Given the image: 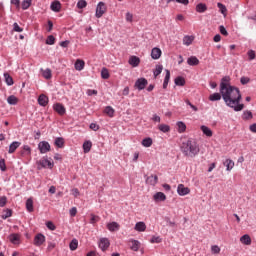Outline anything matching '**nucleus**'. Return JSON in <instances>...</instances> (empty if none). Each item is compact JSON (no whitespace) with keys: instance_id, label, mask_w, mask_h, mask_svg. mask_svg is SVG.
<instances>
[{"instance_id":"nucleus-1","label":"nucleus","mask_w":256,"mask_h":256,"mask_svg":"<svg viewBox=\"0 0 256 256\" xmlns=\"http://www.w3.org/2000/svg\"><path fill=\"white\" fill-rule=\"evenodd\" d=\"M220 93L227 107L234 109L236 112L245 109V105L241 104V91L239 88L231 85V77L225 76L222 78L220 83Z\"/></svg>"},{"instance_id":"nucleus-2","label":"nucleus","mask_w":256,"mask_h":256,"mask_svg":"<svg viewBox=\"0 0 256 256\" xmlns=\"http://www.w3.org/2000/svg\"><path fill=\"white\" fill-rule=\"evenodd\" d=\"M181 151L187 157H195L199 153V144L195 139H186L182 142Z\"/></svg>"},{"instance_id":"nucleus-3","label":"nucleus","mask_w":256,"mask_h":256,"mask_svg":"<svg viewBox=\"0 0 256 256\" xmlns=\"http://www.w3.org/2000/svg\"><path fill=\"white\" fill-rule=\"evenodd\" d=\"M107 13V6L103 2H99L97 7H96V17L97 19H101L103 15Z\"/></svg>"},{"instance_id":"nucleus-4","label":"nucleus","mask_w":256,"mask_h":256,"mask_svg":"<svg viewBox=\"0 0 256 256\" xmlns=\"http://www.w3.org/2000/svg\"><path fill=\"white\" fill-rule=\"evenodd\" d=\"M8 241L12 243V245H21V234L12 233L8 236Z\"/></svg>"},{"instance_id":"nucleus-5","label":"nucleus","mask_w":256,"mask_h":256,"mask_svg":"<svg viewBox=\"0 0 256 256\" xmlns=\"http://www.w3.org/2000/svg\"><path fill=\"white\" fill-rule=\"evenodd\" d=\"M147 85H148L147 79L139 78L138 80H136L134 87L135 89H138V91H143V89H145Z\"/></svg>"},{"instance_id":"nucleus-6","label":"nucleus","mask_w":256,"mask_h":256,"mask_svg":"<svg viewBox=\"0 0 256 256\" xmlns=\"http://www.w3.org/2000/svg\"><path fill=\"white\" fill-rule=\"evenodd\" d=\"M38 149L40 153H49V151H51V144H49L47 141H41L38 144Z\"/></svg>"},{"instance_id":"nucleus-7","label":"nucleus","mask_w":256,"mask_h":256,"mask_svg":"<svg viewBox=\"0 0 256 256\" xmlns=\"http://www.w3.org/2000/svg\"><path fill=\"white\" fill-rule=\"evenodd\" d=\"M177 193L181 197H184V195H189L191 193V190L188 187H185V185L179 184L177 187Z\"/></svg>"},{"instance_id":"nucleus-8","label":"nucleus","mask_w":256,"mask_h":256,"mask_svg":"<svg viewBox=\"0 0 256 256\" xmlns=\"http://www.w3.org/2000/svg\"><path fill=\"white\" fill-rule=\"evenodd\" d=\"M99 249H101V251H107V249H109V245H111V242H109V239L107 238H101L99 240Z\"/></svg>"},{"instance_id":"nucleus-9","label":"nucleus","mask_w":256,"mask_h":256,"mask_svg":"<svg viewBox=\"0 0 256 256\" xmlns=\"http://www.w3.org/2000/svg\"><path fill=\"white\" fill-rule=\"evenodd\" d=\"M53 162L51 161H40L37 162L38 169H53Z\"/></svg>"},{"instance_id":"nucleus-10","label":"nucleus","mask_w":256,"mask_h":256,"mask_svg":"<svg viewBox=\"0 0 256 256\" xmlns=\"http://www.w3.org/2000/svg\"><path fill=\"white\" fill-rule=\"evenodd\" d=\"M43 243H45V235L43 234H37L34 237V245L36 247H41V245H43Z\"/></svg>"},{"instance_id":"nucleus-11","label":"nucleus","mask_w":256,"mask_h":256,"mask_svg":"<svg viewBox=\"0 0 256 256\" xmlns=\"http://www.w3.org/2000/svg\"><path fill=\"white\" fill-rule=\"evenodd\" d=\"M53 109H54V111H56V113H58V115H65V113L67 111L65 109V106H63V104H61V103L54 104Z\"/></svg>"},{"instance_id":"nucleus-12","label":"nucleus","mask_w":256,"mask_h":256,"mask_svg":"<svg viewBox=\"0 0 256 256\" xmlns=\"http://www.w3.org/2000/svg\"><path fill=\"white\" fill-rule=\"evenodd\" d=\"M38 104L41 105V107H47V105H49V97L45 94H41L38 97Z\"/></svg>"},{"instance_id":"nucleus-13","label":"nucleus","mask_w":256,"mask_h":256,"mask_svg":"<svg viewBox=\"0 0 256 256\" xmlns=\"http://www.w3.org/2000/svg\"><path fill=\"white\" fill-rule=\"evenodd\" d=\"M129 247H130L131 251H139V249L141 247V242H139V240H130Z\"/></svg>"},{"instance_id":"nucleus-14","label":"nucleus","mask_w":256,"mask_h":256,"mask_svg":"<svg viewBox=\"0 0 256 256\" xmlns=\"http://www.w3.org/2000/svg\"><path fill=\"white\" fill-rule=\"evenodd\" d=\"M19 147H21V142H19V141L12 142L9 146L8 153H15V151H17V149H19Z\"/></svg>"},{"instance_id":"nucleus-15","label":"nucleus","mask_w":256,"mask_h":256,"mask_svg":"<svg viewBox=\"0 0 256 256\" xmlns=\"http://www.w3.org/2000/svg\"><path fill=\"white\" fill-rule=\"evenodd\" d=\"M159 181L157 175H151L146 178L147 185L155 186V184Z\"/></svg>"},{"instance_id":"nucleus-16","label":"nucleus","mask_w":256,"mask_h":256,"mask_svg":"<svg viewBox=\"0 0 256 256\" xmlns=\"http://www.w3.org/2000/svg\"><path fill=\"white\" fill-rule=\"evenodd\" d=\"M140 63H141V60L137 56H132L129 59V64L132 65V67H139Z\"/></svg>"},{"instance_id":"nucleus-17","label":"nucleus","mask_w":256,"mask_h":256,"mask_svg":"<svg viewBox=\"0 0 256 256\" xmlns=\"http://www.w3.org/2000/svg\"><path fill=\"white\" fill-rule=\"evenodd\" d=\"M50 9H52L55 13H59V11H61V2L57 0L52 2Z\"/></svg>"},{"instance_id":"nucleus-18","label":"nucleus","mask_w":256,"mask_h":256,"mask_svg":"<svg viewBox=\"0 0 256 256\" xmlns=\"http://www.w3.org/2000/svg\"><path fill=\"white\" fill-rule=\"evenodd\" d=\"M161 50L159 48H153L151 51V57L152 59H160L161 58Z\"/></svg>"},{"instance_id":"nucleus-19","label":"nucleus","mask_w":256,"mask_h":256,"mask_svg":"<svg viewBox=\"0 0 256 256\" xmlns=\"http://www.w3.org/2000/svg\"><path fill=\"white\" fill-rule=\"evenodd\" d=\"M107 229H108V231H112V232L119 231V229H120L119 223H117V222L108 223Z\"/></svg>"},{"instance_id":"nucleus-20","label":"nucleus","mask_w":256,"mask_h":256,"mask_svg":"<svg viewBox=\"0 0 256 256\" xmlns=\"http://www.w3.org/2000/svg\"><path fill=\"white\" fill-rule=\"evenodd\" d=\"M21 157H29L31 155V147L25 145L20 151Z\"/></svg>"},{"instance_id":"nucleus-21","label":"nucleus","mask_w":256,"mask_h":256,"mask_svg":"<svg viewBox=\"0 0 256 256\" xmlns=\"http://www.w3.org/2000/svg\"><path fill=\"white\" fill-rule=\"evenodd\" d=\"M187 63L188 65H190L191 67H195L197 65H199V60L197 59L196 56H191L187 59Z\"/></svg>"},{"instance_id":"nucleus-22","label":"nucleus","mask_w":256,"mask_h":256,"mask_svg":"<svg viewBox=\"0 0 256 256\" xmlns=\"http://www.w3.org/2000/svg\"><path fill=\"white\" fill-rule=\"evenodd\" d=\"M54 145L59 149H63V147H65V139L61 137L56 138L54 141Z\"/></svg>"},{"instance_id":"nucleus-23","label":"nucleus","mask_w":256,"mask_h":256,"mask_svg":"<svg viewBox=\"0 0 256 256\" xmlns=\"http://www.w3.org/2000/svg\"><path fill=\"white\" fill-rule=\"evenodd\" d=\"M75 69L76 71H83V69H85V61L79 59L76 60Z\"/></svg>"},{"instance_id":"nucleus-24","label":"nucleus","mask_w":256,"mask_h":256,"mask_svg":"<svg viewBox=\"0 0 256 256\" xmlns=\"http://www.w3.org/2000/svg\"><path fill=\"white\" fill-rule=\"evenodd\" d=\"M240 242L243 245H251V236L249 234H245L240 238Z\"/></svg>"},{"instance_id":"nucleus-25","label":"nucleus","mask_w":256,"mask_h":256,"mask_svg":"<svg viewBox=\"0 0 256 256\" xmlns=\"http://www.w3.org/2000/svg\"><path fill=\"white\" fill-rule=\"evenodd\" d=\"M134 229L135 231L143 232L147 229V225H145V222H138L136 223Z\"/></svg>"},{"instance_id":"nucleus-26","label":"nucleus","mask_w":256,"mask_h":256,"mask_svg":"<svg viewBox=\"0 0 256 256\" xmlns=\"http://www.w3.org/2000/svg\"><path fill=\"white\" fill-rule=\"evenodd\" d=\"M7 103L9 105H17L19 103V98H17L15 95H11L7 98Z\"/></svg>"},{"instance_id":"nucleus-27","label":"nucleus","mask_w":256,"mask_h":256,"mask_svg":"<svg viewBox=\"0 0 256 256\" xmlns=\"http://www.w3.org/2000/svg\"><path fill=\"white\" fill-rule=\"evenodd\" d=\"M201 131L206 137H213V131L207 126H201Z\"/></svg>"},{"instance_id":"nucleus-28","label":"nucleus","mask_w":256,"mask_h":256,"mask_svg":"<svg viewBox=\"0 0 256 256\" xmlns=\"http://www.w3.org/2000/svg\"><path fill=\"white\" fill-rule=\"evenodd\" d=\"M167 199V196L163 192H158L154 195L155 201H165Z\"/></svg>"},{"instance_id":"nucleus-29","label":"nucleus","mask_w":256,"mask_h":256,"mask_svg":"<svg viewBox=\"0 0 256 256\" xmlns=\"http://www.w3.org/2000/svg\"><path fill=\"white\" fill-rule=\"evenodd\" d=\"M26 209L29 213H33L34 208H33V198H28L26 201Z\"/></svg>"},{"instance_id":"nucleus-30","label":"nucleus","mask_w":256,"mask_h":256,"mask_svg":"<svg viewBox=\"0 0 256 256\" xmlns=\"http://www.w3.org/2000/svg\"><path fill=\"white\" fill-rule=\"evenodd\" d=\"M221 97H223V95L221 93H213L210 94L209 96V101H221Z\"/></svg>"},{"instance_id":"nucleus-31","label":"nucleus","mask_w":256,"mask_h":256,"mask_svg":"<svg viewBox=\"0 0 256 256\" xmlns=\"http://www.w3.org/2000/svg\"><path fill=\"white\" fill-rule=\"evenodd\" d=\"M177 131L178 133H185V130L187 129V125H185L183 122L179 121L177 122Z\"/></svg>"},{"instance_id":"nucleus-32","label":"nucleus","mask_w":256,"mask_h":256,"mask_svg":"<svg viewBox=\"0 0 256 256\" xmlns=\"http://www.w3.org/2000/svg\"><path fill=\"white\" fill-rule=\"evenodd\" d=\"M104 113L106 115H108V117H114L115 116V109H113V107H111V106H107L104 109Z\"/></svg>"},{"instance_id":"nucleus-33","label":"nucleus","mask_w":256,"mask_h":256,"mask_svg":"<svg viewBox=\"0 0 256 256\" xmlns=\"http://www.w3.org/2000/svg\"><path fill=\"white\" fill-rule=\"evenodd\" d=\"M194 40H195V37L193 36H184L183 44L189 47V45H191V43H193Z\"/></svg>"},{"instance_id":"nucleus-34","label":"nucleus","mask_w":256,"mask_h":256,"mask_svg":"<svg viewBox=\"0 0 256 256\" xmlns=\"http://www.w3.org/2000/svg\"><path fill=\"white\" fill-rule=\"evenodd\" d=\"M158 129L162 133H169V131H171V127L169 125H167V124H160V125H158Z\"/></svg>"},{"instance_id":"nucleus-35","label":"nucleus","mask_w":256,"mask_h":256,"mask_svg":"<svg viewBox=\"0 0 256 256\" xmlns=\"http://www.w3.org/2000/svg\"><path fill=\"white\" fill-rule=\"evenodd\" d=\"M41 71H42V76L44 77V79H51L53 77L51 69L47 68V69L41 70Z\"/></svg>"},{"instance_id":"nucleus-36","label":"nucleus","mask_w":256,"mask_h":256,"mask_svg":"<svg viewBox=\"0 0 256 256\" xmlns=\"http://www.w3.org/2000/svg\"><path fill=\"white\" fill-rule=\"evenodd\" d=\"M91 147H93V143L91 141H85L83 143L84 153H89V151H91Z\"/></svg>"},{"instance_id":"nucleus-37","label":"nucleus","mask_w":256,"mask_h":256,"mask_svg":"<svg viewBox=\"0 0 256 256\" xmlns=\"http://www.w3.org/2000/svg\"><path fill=\"white\" fill-rule=\"evenodd\" d=\"M196 11H197V13H205V11H207V5L203 4V3H199L196 6Z\"/></svg>"},{"instance_id":"nucleus-38","label":"nucleus","mask_w":256,"mask_h":256,"mask_svg":"<svg viewBox=\"0 0 256 256\" xmlns=\"http://www.w3.org/2000/svg\"><path fill=\"white\" fill-rule=\"evenodd\" d=\"M154 77L157 78L161 73H163V65H156L155 70L153 71Z\"/></svg>"},{"instance_id":"nucleus-39","label":"nucleus","mask_w":256,"mask_h":256,"mask_svg":"<svg viewBox=\"0 0 256 256\" xmlns=\"http://www.w3.org/2000/svg\"><path fill=\"white\" fill-rule=\"evenodd\" d=\"M223 166L226 167L227 171H231L235 167V162L233 161H224Z\"/></svg>"},{"instance_id":"nucleus-40","label":"nucleus","mask_w":256,"mask_h":256,"mask_svg":"<svg viewBox=\"0 0 256 256\" xmlns=\"http://www.w3.org/2000/svg\"><path fill=\"white\" fill-rule=\"evenodd\" d=\"M242 119H244V121H249V119H253V113L249 110L244 111Z\"/></svg>"},{"instance_id":"nucleus-41","label":"nucleus","mask_w":256,"mask_h":256,"mask_svg":"<svg viewBox=\"0 0 256 256\" xmlns=\"http://www.w3.org/2000/svg\"><path fill=\"white\" fill-rule=\"evenodd\" d=\"M4 78H5V83L6 85H13V77H11V75H9V73H4Z\"/></svg>"},{"instance_id":"nucleus-42","label":"nucleus","mask_w":256,"mask_h":256,"mask_svg":"<svg viewBox=\"0 0 256 256\" xmlns=\"http://www.w3.org/2000/svg\"><path fill=\"white\" fill-rule=\"evenodd\" d=\"M175 85H178L179 87H183L185 85V78L178 76L175 78Z\"/></svg>"},{"instance_id":"nucleus-43","label":"nucleus","mask_w":256,"mask_h":256,"mask_svg":"<svg viewBox=\"0 0 256 256\" xmlns=\"http://www.w3.org/2000/svg\"><path fill=\"white\" fill-rule=\"evenodd\" d=\"M70 250L71 251H75L77 250V247H79V241H77V239H73L71 242H70Z\"/></svg>"},{"instance_id":"nucleus-44","label":"nucleus","mask_w":256,"mask_h":256,"mask_svg":"<svg viewBox=\"0 0 256 256\" xmlns=\"http://www.w3.org/2000/svg\"><path fill=\"white\" fill-rule=\"evenodd\" d=\"M143 147H151L153 145V139L151 138H145L142 140Z\"/></svg>"},{"instance_id":"nucleus-45","label":"nucleus","mask_w":256,"mask_h":256,"mask_svg":"<svg viewBox=\"0 0 256 256\" xmlns=\"http://www.w3.org/2000/svg\"><path fill=\"white\" fill-rule=\"evenodd\" d=\"M11 215H13V210L6 209V210L3 211L2 218L3 219H9V217H11Z\"/></svg>"},{"instance_id":"nucleus-46","label":"nucleus","mask_w":256,"mask_h":256,"mask_svg":"<svg viewBox=\"0 0 256 256\" xmlns=\"http://www.w3.org/2000/svg\"><path fill=\"white\" fill-rule=\"evenodd\" d=\"M211 252L213 255H219L221 253V248L218 245L211 246Z\"/></svg>"},{"instance_id":"nucleus-47","label":"nucleus","mask_w":256,"mask_h":256,"mask_svg":"<svg viewBox=\"0 0 256 256\" xmlns=\"http://www.w3.org/2000/svg\"><path fill=\"white\" fill-rule=\"evenodd\" d=\"M31 1L32 0H23V2H22V9L24 11L27 10L29 7H31Z\"/></svg>"},{"instance_id":"nucleus-48","label":"nucleus","mask_w":256,"mask_h":256,"mask_svg":"<svg viewBox=\"0 0 256 256\" xmlns=\"http://www.w3.org/2000/svg\"><path fill=\"white\" fill-rule=\"evenodd\" d=\"M46 45H55V37L53 35L47 37Z\"/></svg>"},{"instance_id":"nucleus-49","label":"nucleus","mask_w":256,"mask_h":256,"mask_svg":"<svg viewBox=\"0 0 256 256\" xmlns=\"http://www.w3.org/2000/svg\"><path fill=\"white\" fill-rule=\"evenodd\" d=\"M102 79H109V70L107 68H103L101 71Z\"/></svg>"},{"instance_id":"nucleus-50","label":"nucleus","mask_w":256,"mask_h":256,"mask_svg":"<svg viewBox=\"0 0 256 256\" xmlns=\"http://www.w3.org/2000/svg\"><path fill=\"white\" fill-rule=\"evenodd\" d=\"M78 9H85L87 7V1L85 0H79L77 3Z\"/></svg>"},{"instance_id":"nucleus-51","label":"nucleus","mask_w":256,"mask_h":256,"mask_svg":"<svg viewBox=\"0 0 256 256\" xmlns=\"http://www.w3.org/2000/svg\"><path fill=\"white\" fill-rule=\"evenodd\" d=\"M217 7L220 9V13H222V15H226L227 13V7H225V5L218 3Z\"/></svg>"},{"instance_id":"nucleus-52","label":"nucleus","mask_w":256,"mask_h":256,"mask_svg":"<svg viewBox=\"0 0 256 256\" xmlns=\"http://www.w3.org/2000/svg\"><path fill=\"white\" fill-rule=\"evenodd\" d=\"M13 31H15L16 33H23V28L19 27V24L15 22L13 24Z\"/></svg>"},{"instance_id":"nucleus-53","label":"nucleus","mask_w":256,"mask_h":256,"mask_svg":"<svg viewBox=\"0 0 256 256\" xmlns=\"http://www.w3.org/2000/svg\"><path fill=\"white\" fill-rule=\"evenodd\" d=\"M250 82H251V78L246 77V76H243V77H241V79H240L241 85H247V83H250Z\"/></svg>"},{"instance_id":"nucleus-54","label":"nucleus","mask_w":256,"mask_h":256,"mask_svg":"<svg viewBox=\"0 0 256 256\" xmlns=\"http://www.w3.org/2000/svg\"><path fill=\"white\" fill-rule=\"evenodd\" d=\"M173 1H176V3H181V5H189V0H167V3H173Z\"/></svg>"},{"instance_id":"nucleus-55","label":"nucleus","mask_w":256,"mask_h":256,"mask_svg":"<svg viewBox=\"0 0 256 256\" xmlns=\"http://www.w3.org/2000/svg\"><path fill=\"white\" fill-rule=\"evenodd\" d=\"M46 227L50 230V231H55V229H57V227L55 226V224H53V222L48 221L46 223Z\"/></svg>"},{"instance_id":"nucleus-56","label":"nucleus","mask_w":256,"mask_h":256,"mask_svg":"<svg viewBox=\"0 0 256 256\" xmlns=\"http://www.w3.org/2000/svg\"><path fill=\"white\" fill-rule=\"evenodd\" d=\"M219 31L221 35H224V37H227V35H229V32H227V29H225V26L223 25L219 26Z\"/></svg>"},{"instance_id":"nucleus-57","label":"nucleus","mask_w":256,"mask_h":256,"mask_svg":"<svg viewBox=\"0 0 256 256\" xmlns=\"http://www.w3.org/2000/svg\"><path fill=\"white\" fill-rule=\"evenodd\" d=\"M247 55H248L250 61H253V59H255V57H256L255 51H253V50H249Z\"/></svg>"},{"instance_id":"nucleus-58","label":"nucleus","mask_w":256,"mask_h":256,"mask_svg":"<svg viewBox=\"0 0 256 256\" xmlns=\"http://www.w3.org/2000/svg\"><path fill=\"white\" fill-rule=\"evenodd\" d=\"M7 205V197L2 196L0 197V207H5Z\"/></svg>"},{"instance_id":"nucleus-59","label":"nucleus","mask_w":256,"mask_h":256,"mask_svg":"<svg viewBox=\"0 0 256 256\" xmlns=\"http://www.w3.org/2000/svg\"><path fill=\"white\" fill-rule=\"evenodd\" d=\"M90 129H92V131H99V125L96 123H91Z\"/></svg>"},{"instance_id":"nucleus-60","label":"nucleus","mask_w":256,"mask_h":256,"mask_svg":"<svg viewBox=\"0 0 256 256\" xmlns=\"http://www.w3.org/2000/svg\"><path fill=\"white\" fill-rule=\"evenodd\" d=\"M71 193L74 197H79V195H80L79 189H77V188L72 189Z\"/></svg>"},{"instance_id":"nucleus-61","label":"nucleus","mask_w":256,"mask_h":256,"mask_svg":"<svg viewBox=\"0 0 256 256\" xmlns=\"http://www.w3.org/2000/svg\"><path fill=\"white\" fill-rule=\"evenodd\" d=\"M86 93L89 97H91L92 95H97L98 92L97 90L88 89Z\"/></svg>"},{"instance_id":"nucleus-62","label":"nucleus","mask_w":256,"mask_h":256,"mask_svg":"<svg viewBox=\"0 0 256 256\" xmlns=\"http://www.w3.org/2000/svg\"><path fill=\"white\" fill-rule=\"evenodd\" d=\"M97 221H99V216H96V215H92L91 216V220H90V223H97Z\"/></svg>"},{"instance_id":"nucleus-63","label":"nucleus","mask_w":256,"mask_h":256,"mask_svg":"<svg viewBox=\"0 0 256 256\" xmlns=\"http://www.w3.org/2000/svg\"><path fill=\"white\" fill-rule=\"evenodd\" d=\"M75 215H77V208L73 207L70 209V216L75 217Z\"/></svg>"},{"instance_id":"nucleus-64","label":"nucleus","mask_w":256,"mask_h":256,"mask_svg":"<svg viewBox=\"0 0 256 256\" xmlns=\"http://www.w3.org/2000/svg\"><path fill=\"white\" fill-rule=\"evenodd\" d=\"M250 131H251L252 133H256V123L250 125Z\"/></svg>"}]
</instances>
